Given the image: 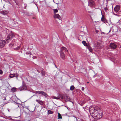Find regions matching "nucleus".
Masks as SVG:
<instances>
[{
    "mask_svg": "<svg viewBox=\"0 0 121 121\" xmlns=\"http://www.w3.org/2000/svg\"><path fill=\"white\" fill-rule=\"evenodd\" d=\"M100 110L99 108L97 107H91L89 109V111L91 114H94L96 113L97 112H98V111Z\"/></svg>",
    "mask_w": 121,
    "mask_h": 121,
    "instance_id": "f257e3e1",
    "label": "nucleus"
},
{
    "mask_svg": "<svg viewBox=\"0 0 121 121\" xmlns=\"http://www.w3.org/2000/svg\"><path fill=\"white\" fill-rule=\"evenodd\" d=\"M98 111V112H97L95 114V115H93L94 118L95 119H99L100 118L102 117V114L101 111Z\"/></svg>",
    "mask_w": 121,
    "mask_h": 121,
    "instance_id": "f03ea898",
    "label": "nucleus"
},
{
    "mask_svg": "<svg viewBox=\"0 0 121 121\" xmlns=\"http://www.w3.org/2000/svg\"><path fill=\"white\" fill-rule=\"evenodd\" d=\"M14 36V35L13 34L12 32H11L7 36V38L6 40V42L8 43L11 40L12 38H13Z\"/></svg>",
    "mask_w": 121,
    "mask_h": 121,
    "instance_id": "7ed1b4c3",
    "label": "nucleus"
},
{
    "mask_svg": "<svg viewBox=\"0 0 121 121\" xmlns=\"http://www.w3.org/2000/svg\"><path fill=\"white\" fill-rule=\"evenodd\" d=\"M34 93L37 94L38 93V94L40 95H42L44 96L45 97H47L48 96L47 94L45 92L42 91H35L34 92Z\"/></svg>",
    "mask_w": 121,
    "mask_h": 121,
    "instance_id": "20e7f679",
    "label": "nucleus"
},
{
    "mask_svg": "<svg viewBox=\"0 0 121 121\" xmlns=\"http://www.w3.org/2000/svg\"><path fill=\"white\" fill-rule=\"evenodd\" d=\"M117 45L114 43H110L108 48L109 49H115L117 48Z\"/></svg>",
    "mask_w": 121,
    "mask_h": 121,
    "instance_id": "39448f33",
    "label": "nucleus"
},
{
    "mask_svg": "<svg viewBox=\"0 0 121 121\" xmlns=\"http://www.w3.org/2000/svg\"><path fill=\"white\" fill-rule=\"evenodd\" d=\"M19 89L20 91H22V90H25L26 89V87L25 84L23 83L22 86L18 88Z\"/></svg>",
    "mask_w": 121,
    "mask_h": 121,
    "instance_id": "423d86ee",
    "label": "nucleus"
},
{
    "mask_svg": "<svg viewBox=\"0 0 121 121\" xmlns=\"http://www.w3.org/2000/svg\"><path fill=\"white\" fill-rule=\"evenodd\" d=\"M6 42L4 40H1L0 42V48L3 47L5 45Z\"/></svg>",
    "mask_w": 121,
    "mask_h": 121,
    "instance_id": "0eeeda50",
    "label": "nucleus"
},
{
    "mask_svg": "<svg viewBox=\"0 0 121 121\" xmlns=\"http://www.w3.org/2000/svg\"><path fill=\"white\" fill-rule=\"evenodd\" d=\"M68 52V50L65 48L64 47H62L61 48L60 52H64L65 53H66V52Z\"/></svg>",
    "mask_w": 121,
    "mask_h": 121,
    "instance_id": "6e6552de",
    "label": "nucleus"
},
{
    "mask_svg": "<svg viewBox=\"0 0 121 121\" xmlns=\"http://www.w3.org/2000/svg\"><path fill=\"white\" fill-rule=\"evenodd\" d=\"M103 46L101 43L97 42V45L95 46V47L97 49L100 48H102Z\"/></svg>",
    "mask_w": 121,
    "mask_h": 121,
    "instance_id": "1a4fd4ad",
    "label": "nucleus"
},
{
    "mask_svg": "<svg viewBox=\"0 0 121 121\" xmlns=\"http://www.w3.org/2000/svg\"><path fill=\"white\" fill-rule=\"evenodd\" d=\"M120 7L118 5H117L114 8V10L116 12H117L120 9Z\"/></svg>",
    "mask_w": 121,
    "mask_h": 121,
    "instance_id": "9d476101",
    "label": "nucleus"
},
{
    "mask_svg": "<svg viewBox=\"0 0 121 121\" xmlns=\"http://www.w3.org/2000/svg\"><path fill=\"white\" fill-rule=\"evenodd\" d=\"M94 5V2L92 0H90L88 1V5L91 7L93 6Z\"/></svg>",
    "mask_w": 121,
    "mask_h": 121,
    "instance_id": "9b49d317",
    "label": "nucleus"
},
{
    "mask_svg": "<svg viewBox=\"0 0 121 121\" xmlns=\"http://www.w3.org/2000/svg\"><path fill=\"white\" fill-rule=\"evenodd\" d=\"M60 57L63 59H64L65 58V55L64 52H60Z\"/></svg>",
    "mask_w": 121,
    "mask_h": 121,
    "instance_id": "f8f14e48",
    "label": "nucleus"
},
{
    "mask_svg": "<svg viewBox=\"0 0 121 121\" xmlns=\"http://www.w3.org/2000/svg\"><path fill=\"white\" fill-rule=\"evenodd\" d=\"M54 17L55 18H57L59 20H61V18L60 16L58 14H55L54 16Z\"/></svg>",
    "mask_w": 121,
    "mask_h": 121,
    "instance_id": "ddd939ff",
    "label": "nucleus"
},
{
    "mask_svg": "<svg viewBox=\"0 0 121 121\" xmlns=\"http://www.w3.org/2000/svg\"><path fill=\"white\" fill-rule=\"evenodd\" d=\"M1 13L5 15L8 14V12L7 11L4 10L1 11Z\"/></svg>",
    "mask_w": 121,
    "mask_h": 121,
    "instance_id": "4468645a",
    "label": "nucleus"
},
{
    "mask_svg": "<svg viewBox=\"0 0 121 121\" xmlns=\"http://www.w3.org/2000/svg\"><path fill=\"white\" fill-rule=\"evenodd\" d=\"M36 101L37 102L41 105H43V101L41 100H39L37 99Z\"/></svg>",
    "mask_w": 121,
    "mask_h": 121,
    "instance_id": "2eb2a0df",
    "label": "nucleus"
},
{
    "mask_svg": "<svg viewBox=\"0 0 121 121\" xmlns=\"http://www.w3.org/2000/svg\"><path fill=\"white\" fill-rule=\"evenodd\" d=\"M101 20L104 23H106L107 22L106 20L103 17H102Z\"/></svg>",
    "mask_w": 121,
    "mask_h": 121,
    "instance_id": "dca6fc26",
    "label": "nucleus"
},
{
    "mask_svg": "<svg viewBox=\"0 0 121 121\" xmlns=\"http://www.w3.org/2000/svg\"><path fill=\"white\" fill-rule=\"evenodd\" d=\"M16 88H15L13 87L12 88L11 90V91L12 92H14L16 91Z\"/></svg>",
    "mask_w": 121,
    "mask_h": 121,
    "instance_id": "f3484780",
    "label": "nucleus"
},
{
    "mask_svg": "<svg viewBox=\"0 0 121 121\" xmlns=\"http://www.w3.org/2000/svg\"><path fill=\"white\" fill-rule=\"evenodd\" d=\"M41 73L43 76H44L45 75L44 71L43 69H42L41 70Z\"/></svg>",
    "mask_w": 121,
    "mask_h": 121,
    "instance_id": "a211bd4d",
    "label": "nucleus"
},
{
    "mask_svg": "<svg viewBox=\"0 0 121 121\" xmlns=\"http://www.w3.org/2000/svg\"><path fill=\"white\" fill-rule=\"evenodd\" d=\"M60 97H57L55 96H53L52 97V98L53 99H60Z\"/></svg>",
    "mask_w": 121,
    "mask_h": 121,
    "instance_id": "6ab92c4d",
    "label": "nucleus"
},
{
    "mask_svg": "<svg viewBox=\"0 0 121 121\" xmlns=\"http://www.w3.org/2000/svg\"><path fill=\"white\" fill-rule=\"evenodd\" d=\"M75 87L73 85L71 86L70 88V90L71 91H73Z\"/></svg>",
    "mask_w": 121,
    "mask_h": 121,
    "instance_id": "aec40b11",
    "label": "nucleus"
},
{
    "mask_svg": "<svg viewBox=\"0 0 121 121\" xmlns=\"http://www.w3.org/2000/svg\"><path fill=\"white\" fill-rule=\"evenodd\" d=\"M58 119H62V117L61 116V115L60 114V113H58Z\"/></svg>",
    "mask_w": 121,
    "mask_h": 121,
    "instance_id": "412c9836",
    "label": "nucleus"
},
{
    "mask_svg": "<svg viewBox=\"0 0 121 121\" xmlns=\"http://www.w3.org/2000/svg\"><path fill=\"white\" fill-rule=\"evenodd\" d=\"M82 43L84 46H87V44L85 41H82Z\"/></svg>",
    "mask_w": 121,
    "mask_h": 121,
    "instance_id": "4be33fe9",
    "label": "nucleus"
},
{
    "mask_svg": "<svg viewBox=\"0 0 121 121\" xmlns=\"http://www.w3.org/2000/svg\"><path fill=\"white\" fill-rule=\"evenodd\" d=\"M54 13L55 14L58 11V10L57 9H53Z\"/></svg>",
    "mask_w": 121,
    "mask_h": 121,
    "instance_id": "5701e85b",
    "label": "nucleus"
},
{
    "mask_svg": "<svg viewBox=\"0 0 121 121\" xmlns=\"http://www.w3.org/2000/svg\"><path fill=\"white\" fill-rule=\"evenodd\" d=\"M14 74H11L10 75V78H12L14 77Z\"/></svg>",
    "mask_w": 121,
    "mask_h": 121,
    "instance_id": "b1692460",
    "label": "nucleus"
},
{
    "mask_svg": "<svg viewBox=\"0 0 121 121\" xmlns=\"http://www.w3.org/2000/svg\"><path fill=\"white\" fill-rule=\"evenodd\" d=\"M48 114H52L53 112L51 110H49L48 111Z\"/></svg>",
    "mask_w": 121,
    "mask_h": 121,
    "instance_id": "393cba45",
    "label": "nucleus"
},
{
    "mask_svg": "<svg viewBox=\"0 0 121 121\" xmlns=\"http://www.w3.org/2000/svg\"><path fill=\"white\" fill-rule=\"evenodd\" d=\"M88 48L90 52H92V49L91 47H89Z\"/></svg>",
    "mask_w": 121,
    "mask_h": 121,
    "instance_id": "a878e982",
    "label": "nucleus"
},
{
    "mask_svg": "<svg viewBox=\"0 0 121 121\" xmlns=\"http://www.w3.org/2000/svg\"><path fill=\"white\" fill-rule=\"evenodd\" d=\"M20 48V46H19L18 47H17L16 48H15V49L16 50H18Z\"/></svg>",
    "mask_w": 121,
    "mask_h": 121,
    "instance_id": "bb28decb",
    "label": "nucleus"
},
{
    "mask_svg": "<svg viewBox=\"0 0 121 121\" xmlns=\"http://www.w3.org/2000/svg\"><path fill=\"white\" fill-rule=\"evenodd\" d=\"M14 77L18 76V74L17 73L14 74Z\"/></svg>",
    "mask_w": 121,
    "mask_h": 121,
    "instance_id": "cd10ccee",
    "label": "nucleus"
},
{
    "mask_svg": "<svg viewBox=\"0 0 121 121\" xmlns=\"http://www.w3.org/2000/svg\"><path fill=\"white\" fill-rule=\"evenodd\" d=\"M13 45V44L12 43H11L9 44V46L10 47H12Z\"/></svg>",
    "mask_w": 121,
    "mask_h": 121,
    "instance_id": "c85d7f7f",
    "label": "nucleus"
},
{
    "mask_svg": "<svg viewBox=\"0 0 121 121\" xmlns=\"http://www.w3.org/2000/svg\"><path fill=\"white\" fill-rule=\"evenodd\" d=\"M3 73V72L0 69V74H2Z\"/></svg>",
    "mask_w": 121,
    "mask_h": 121,
    "instance_id": "c756f323",
    "label": "nucleus"
},
{
    "mask_svg": "<svg viewBox=\"0 0 121 121\" xmlns=\"http://www.w3.org/2000/svg\"><path fill=\"white\" fill-rule=\"evenodd\" d=\"M104 9L105 11H107V10L108 9L106 7L104 8Z\"/></svg>",
    "mask_w": 121,
    "mask_h": 121,
    "instance_id": "7c9ffc66",
    "label": "nucleus"
},
{
    "mask_svg": "<svg viewBox=\"0 0 121 121\" xmlns=\"http://www.w3.org/2000/svg\"><path fill=\"white\" fill-rule=\"evenodd\" d=\"M112 60L113 62H116V60H115V58H114L113 59V60Z\"/></svg>",
    "mask_w": 121,
    "mask_h": 121,
    "instance_id": "2f4dec72",
    "label": "nucleus"
},
{
    "mask_svg": "<svg viewBox=\"0 0 121 121\" xmlns=\"http://www.w3.org/2000/svg\"><path fill=\"white\" fill-rule=\"evenodd\" d=\"M2 35L0 33V40L2 39Z\"/></svg>",
    "mask_w": 121,
    "mask_h": 121,
    "instance_id": "473e14b6",
    "label": "nucleus"
},
{
    "mask_svg": "<svg viewBox=\"0 0 121 121\" xmlns=\"http://www.w3.org/2000/svg\"><path fill=\"white\" fill-rule=\"evenodd\" d=\"M84 87H82V91H83L84 90Z\"/></svg>",
    "mask_w": 121,
    "mask_h": 121,
    "instance_id": "72a5a7b5",
    "label": "nucleus"
},
{
    "mask_svg": "<svg viewBox=\"0 0 121 121\" xmlns=\"http://www.w3.org/2000/svg\"><path fill=\"white\" fill-rule=\"evenodd\" d=\"M53 2H54L56 4H58V3H56V2H55L54 1V0H53Z\"/></svg>",
    "mask_w": 121,
    "mask_h": 121,
    "instance_id": "f704fd0d",
    "label": "nucleus"
},
{
    "mask_svg": "<svg viewBox=\"0 0 121 121\" xmlns=\"http://www.w3.org/2000/svg\"><path fill=\"white\" fill-rule=\"evenodd\" d=\"M60 98L61 97V99H63V97L62 96L61 97V96H60Z\"/></svg>",
    "mask_w": 121,
    "mask_h": 121,
    "instance_id": "c9c22d12",
    "label": "nucleus"
},
{
    "mask_svg": "<svg viewBox=\"0 0 121 121\" xmlns=\"http://www.w3.org/2000/svg\"><path fill=\"white\" fill-rule=\"evenodd\" d=\"M75 117V118H76V120H77V121H78V120H77V118L76 117Z\"/></svg>",
    "mask_w": 121,
    "mask_h": 121,
    "instance_id": "e433bc0d",
    "label": "nucleus"
},
{
    "mask_svg": "<svg viewBox=\"0 0 121 121\" xmlns=\"http://www.w3.org/2000/svg\"><path fill=\"white\" fill-rule=\"evenodd\" d=\"M28 15H29V16H30V15L29 14H27Z\"/></svg>",
    "mask_w": 121,
    "mask_h": 121,
    "instance_id": "4c0bfd02",
    "label": "nucleus"
},
{
    "mask_svg": "<svg viewBox=\"0 0 121 121\" xmlns=\"http://www.w3.org/2000/svg\"><path fill=\"white\" fill-rule=\"evenodd\" d=\"M54 65H55V66L56 67V65L55 64H54Z\"/></svg>",
    "mask_w": 121,
    "mask_h": 121,
    "instance_id": "58836bf2",
    "label": "nucleus"
},
{
    "mask_svg": "<svg viewBox=\"0 0 121 121\" xmlns=\"http://www.w3.org/2000/svg\"><path fill=\"white\" fill-rule=\"evenodd\" d=\"M30 121V120H29V121Z\"/></svg>",
    "mask_w": 121,
    "mask_h": 121,
    "instance_id": "ea45409f",
    "label": "nucleus"
},
{
    "mask_svg": "<svg viewBox=\"0 0 121 121\" xmlns=\"http://www.w3.org/2000/svg\"><path fill=\"white\" fill-rule=\"evenodd\" d=\"M87 83H89V82H87Z\"/></svg>",
    "mask_w": 121,
    "mask_h": 121,
    "instance_id": "a19ab883",
    "label": "nucleus"
}]
</instances>
